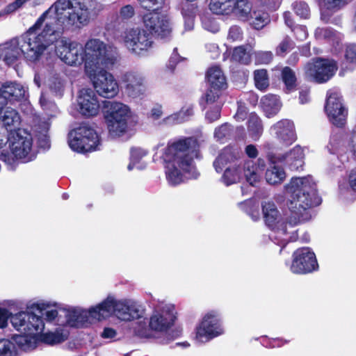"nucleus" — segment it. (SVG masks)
I'll return each instance as SVG.
<instances>
[{"instance_id":"obj_1","label":"nucleus","mask_w":356,"mask_h":356,"mask_svg":"<svg viewBox=\"0 0 356 356\" xmlns=\"http://www.w3.org/2000/svg\"><path fill=\"white\" fill-rule=\"evenodd\" d=\"M287 195L286 206L293 218L284 220L275 204L272 201L261 203L263 218L266 225L276 233L275 239L280 245L284 246L288 242L295 241L296 234L289 230L301 222L311 218L309 210L320 204L316 193V184L310 176L295 177L284 186Z\"/></svg>"},{"instance_id":"obj_2","label":"nucleus","mask_w":356,"mask_h":356,"mask_svg":"<svg viewBox=\"0 0 356 356\" xmlns=\"http://www.w3.org/2000/svg\"><path fill=\"white\" fill-rule=\"evenodd\" d=\"M200 154V143L193 137H181L168 143L162 155L164 161L168 164L166 178L172 186L183 181L181 171L197 179L200 173L194 165V159Z\"/></svg>"},{"instance_id":"obj_3","label":"nucleus","mask_w":356,"mask_h":356,"mask_svg":"<svg viewBox=\"0 0 356 356\" xmlns=\"http://www.w3.org/2000/svg\"><path fill=\"white\" fill-rule=\"evenodd\" d=\"M55 13L54 31L57 36L68 31H74L86 26L89 12L79 0H58L51 6Z\"/></svg>"},{"instance_id":"obj_4","label":"nucleus","mask_w":356,"mask_h":356,"mask_svg":"<svg viewBox=\"0 0 356 356\" xmlns=\"http://www.w3.org/2000/svg\"><path fill=\"white\" fill-rule=\"evenodd\" d=\"M48 305L45 303H34L31 306V312H19L10 316V323L14 328L24 337H33L42 333L44 329L42 318L43 311ZM58 311L51 309L44 314L45 320L51 322L58 316Z\"/></svg>"},{"instance_id":"obj_5","label":"nucleus","mask_w":356,"mask_h":356,"mask_svg":"<svg viewBox=\"0 0 356 356\" xmlns=\"http://www.w3.org/2000/svg\"><path fill=\"white\" fill-rule=\"evenodd\" d=\"M53 26L49 23L46 24L41 33L37 35H25L21 40V51L24 58L27 60L35 63L38 60L44 51L57 38Z\"/></svg>"},{"instance_id":"obj_6","label":"nucleus","mask_w":356,"mask_h":356,"mask_svg":"<svg viewBox=\"0 0 356 356\" xmlns=\"http://www.w3.org/2000/svg\"><path fill=\"white\" fill-rule=\"evenodd\" d=\"M103 113L111 136L120 137L127 131L131 118V110L128 106L121 102L104 101Z\"/></svg>"},{"instance_id":"obj_7","label":"nucleus","mask_w":356,"mask_h":356,"mask_svg":"<svg viewBox=\"0 0 356 356\" xmlns=\"http://www.w3.org/2000/svg\"><path fill=\"white\" fill-rule=\"evenodd\" d=\"M70 148L79 153L96 150L99 138L96 131L86 123H81L68 134Z\"/></svg>"},{"instance_id":"obj_8","label":"nucleus","mask_w":356,"mask_h":356,"mask_svg":"<svg viewBox=\"0 0 356 356\" xmlns=\"http://www.w3.org/2000/svg\"><path fill=\"white\" fill-rule=\"evenodd\" d=\"M83 53L86 72H91V69L95 67L109 68L115 63V58L107 54L106 44L99 39L88 40Z\"/></svg>"},{"instance_id":"obj_9","label":"nucleus","mask_w":356,"mask_h":356,"mask_svg":"<svg viewBox=\"0 0 356 356\" xmlns=\"http://www.w3.org/2000/svg\"><path fill=\"white\" fill-rule=\"evenodd\" d=\"M264 149L266 154L267 159L272 162L280 161L293 170H300L304 165V149L299 145H296L289 151L284 153L280 152V148L270 143L264 145Z\"/></svg>"},{"instance_id":"obj_10","label":"nucleus","mask_w":356,"mask_h":356,"mask_svg":"<svg viewBox=\"0 0 356 356\" xmlns=\"http://www.w3.org/2000/svg\"><path fill=\"white\" fill-rule=\"evenodd\" d=\"M105 67H95L91 72H86L92 82L93 87L99 95L111 99L118 93V84L112 74Z\"/></svg>"},{"instance_id":"obj_11","label":"nucleus","mask_w":356,"mask_h":356,"mask_svg":"<svg viewBox=\"0 0 356 356\" xmlns=\"http://www.w3.org/2000/svg\"><path fill=\"white\" fill-rule=\"evenodd\" d=\"M337 65L334 60L317 58L308 63L305 67V76L317 83L327 81L336 72Z\"/></svg>"},{"instance_id":"obj_12","label":"nucleus","mask_w":356,"mask_h":356,"mask_svg":"<svg viewBox=\"0 0 356 356\" xmlns=\"http://www.w3.org/2000/svg\"><path fill=\"white\" fill-rule=\"evenodd\" d=\"M55 53L56 56L68 65L81 64L84 60L83 47L77 42L62 38L56 40Z\"/></svg>"},{"instance_id":"obj_13","label":"nucleus","mask_w":356,"mask_h":356,"mask_svg":"<svg viewBox=\"0 0 356 356\" xmlns=\"http://www.w3.org/2000/svg\"><path fill=\"white\" fill-rule=\"evenodd\" d=\"M123 40L130 51L138 55L147 52L153 44L150 34L146 30L140 28L127 30Z\"/></svg>"},{"instance_id":"obj_14","label":"nucleus","mask_w":356,"mask_h":356,"mask_svg":"<svg viewBox=\"0 0 356 356\" xmlns=\"http://www.w3.org/2000/svg\"><path fill=\"white\" fill-rule=\"evenodd\" d=\"M315 254L309 248L296 250L293 254L290 270L295 274H306L318 268Z\"/></svg>"},{"instance_id":"obj_15","label":"nucleus","mask_w":356,"mask_h":356,"mask_svg":"<svg viewBox=\"0 0 356 356\" xmlns=\"http://www.w3.org/2000/svg\"><path fill=\"white\" fill-rule=\"evenodd\" d=\"M325 109L332 124L337 127H343L345 124L347 111L338 92L332 90L328 92Z\"/></svg>"},{"instance_id":"obj_16","label":"nucleus","mask_w":356,"mask_h":356,"mask_svg":"<svg viewBox=\"0 0 356 356\" xmlns=\"http://www.w3.org/2000/svg\"><path fill=\"white\" fill-rule=\"evenodd\" d=\"M220 319L216 312L207 314L196 330V338L199 341H209L222 334Z\"/></svg>"},{"instance_id":"obj_17","label":"nucleus","mask_w":356,"mask_h":356,"mask_svg":"<svg viewBox=\"0 0 356 356\" xmlns=\"http://www.w3.org/2000/svg\"><path fill=\"white\" fill-rule=\"evenodd\" d=\"M143 22L145 29L150 35L165 38L170 35L171 28L169 21L165 16L156 11L149 12L143 17Z\"/></svg>"},{"instance_id":"obj_18","label":"nucleus","mask_w":356,"mask_h":356,"mask_svg":"<svg viewBox=\"0 0 356 356\" xmlns=\"http://www.w3.org/2000/svg\"><path fill=\"white\" fill-rule=\"evenodd\" d=\"M25 136L22 135L19 129L13 135V140L11 142L10 149L14 151L15 156L20 159H25L26 162L31 161L34 158V155L31 153L33 145V139L31 134L24 133Z\"/></svg>"},{"instance_id":"obj_19","label":"nucleus","mask_w":356,"mask_h":356,"mask_svg":"<svg viewBox=\"0 0 356 356\" xmlns=\"http://www.w3.org/2000/svg\"><path fill=\"white\" fill-rule=\"evenodd\" d=\"M270 131L273 136L286 147L291 145L297 139L294 124L287 119L280 120L274 124L270 127Z\"/></svg>"},{"instance_id":"obj_20","label":"nucleus","mask_w":356,"mask_h":356,"mask_svg":"<svg viewBox=\"0 0 356 356\" xmlns=\"http://www.w3.org/2000/svg\"><path fill=\"white\" fill-rule=\"evenodd\" d=\"M243 153L237 145H228L223 147L213 163L217 172H221L227 164L235 163L241 161Z\"/></svg>"},{"instance_id":"obj_21","label":"nucleus","mask_w":356,"mask_h":356,"mask_svg":"<svg viewBox=\"0 0 356 356\" xmlns=\"http://www.w3.org/2000/svg\"><path fill=\"white\" fill-rule=\"evenodd\" d=\"M175 320L173 309L163 308L153 313L149 318V326L152 331L166 332L174 325Z\"/></svg>"},{"instance_id":"obj_22","label":"nucleus","mask_w":356,"mask_h":356,"mask_svg":"<svg viewBox=\"0 0 356 356\" xmlns=\"http://www.w3.org/2000/svg\"><path fill=\"white\" fill-rule=\"evenodd\" d=\"M79 112L84 116H95L99 111V104L95 92L90 88H83L78 97Z\"/></svg>"},{"instance_id":"obj_23","label":"nucleus","mask_w":356,"mask_h":356,"mask_svg":"<svg viewBox=\"0 0 356 356\" xmlns=\"http://www.w3.org/2000/svg\"><path fill=\"white\" fill-rule=\"evenodd\" d=\"M209 9L216 15H228L232 12L245 14V0H211Z\"/></svg>"},{"instance_id":"obj_24","label":"nucleus","mask_w":356,"mask_h":356,"mask_svg":"<svg viewBox=\"0 0 356 356\" xmlns=\"http://www.w3.org/2000/svg\"><path fill=\"white\" fill-rule=\"evenodd\" d=\"M115 316L124 321H131L143 316V310L140 305L130 300L118 301Z\"/></svg>"},{"instance_id":"obj_25","label":"nucleus","mask_w":356,"mask_h":356,"mask_svg":"<svg viewBox=\"0 0 356 356\" xmlns=\"http://www.w3.org/2000/svg\"><path fill=\"white\" fill-rule=\"evenodd\" d=\"M22 56L21 40H12L0 46V58H3L8 65H14Z\"/></svg>"},{"instance_id":"obj_26","label":"nucleus","mask_w":356,"mask_h":356,"mask_svg":"<svg viewBox=\"0 0 356 356\" xmlns=\"http://www.w3.org/2000/svg\"><path fill=\"white\" fill-rule=\"evenodd\" d=\"M122 82L124 84L127 93L130 97H138L144 90L143 79L135 72H129L124 74Z\"/></svg>"},{"instance_id":"obj_27","label":"nucleus","mask_w":356,"mask_h":356,"mask_svg":"<svg viewBox=\"0 0 356 356\" xmlns=\"http://www.w3.org/2000/svg\"><path fill=\"white\" fill-rule=\"evenodd\" d=\"M95 319V314L92 312V307L87 310L78 311L72 309L70 311L67 322L71 327H84L91 323Z\"/></svg>"},{"instance_id":"obj_28","label":"nucleus","mask_w":356,"mask_h":356,"mask_svg":"<svg viewBox=\"0 0 356 356\" xmlns=\"http://www.w3.org/2000/svg\"><path fill=\"white\" fill-rule=\"evenodd\" d=\"M117 304L118 301L113 298L108 297L95 307H92V312L95 314V319L99 321L115 315Z\"/></svg>"},{"instance_id":"obj_29","label":"nucleus","mask_w":356,"mask_h":356,"mask_svg":"<svg viewBox=\"0 0 356 356\" xmlns=\"http://www.w3.org/2000/svg\"><path fill=\"white\" fill-rule=\"evenodd\" d=\"M206 79L210 87L214 90H222L227 88L226 77L218 65H213L208 69Z\"/></svg>"},{"instance_id":"obj_30","label":"nucleus","mask_w":356,"mask_h":356,"mask_svg":"<svg viewBox=\"0 0 356 356\" xmlns=\"http://www.w3.org/2000/svg\"><path fill=\"white\" fill-rule=\"evenodd\" d=\"M268 167L266 171L265 179L268 184L270 185L281 184L286 179V174L284 169L278 165L280 161L272 162L268 159Z\"/></svg>"},{"instance_id":"obj_31","label":"nucleus","mask_w":356,"mask_h":356,"mask_svg":"<svg viewBox=\"0 0 356 356\" xmlns=\"http://www.w3.org/2000/svg\"><path fill=\"white\" fill-rule=\"evenodd\" d=\"M245 175V163L241 161L238 164L227 168L221 177L222 181L226 186L240 182Z\"/></svg>"},{"instance_id":"obj_32","label":"nucleus","mask_w":356,"mask_h":356,"mask_svg":"<svg viewBox=\"0 0 356 356\" xmlns=\"http://www.w3.org/2000/svg\"><path fill=\"white\" fill-rule=\"evenodd\" d=\"M0 92L7 102L20 101L25 95L24 87L19 83L12 82L3 84Z\"/></svg>"},{"instance_id":"obj_33","label":"nucleus","mask_w":356,"mask_h":356,"mask_svg":"<svg viewBox=\"0 0 356 356\" xmlns=\"http://www.w3.org/2000/svg\"><path fill=\"white\" fill-rule=\"evenodd\" d=\"M265 161L262 159H258L255 162L246 161V181L251 185L260 180L261 175L264 170Z\"/></svg>"},{"instance_id":"obj_34","label":"nucleus","mask_w":356,"mask_h":356,"mask_svg":"<svg viewBox=\"0 0 356 356\" xmlns=\"http://www.w3.org/2000/svg\"><path fill=\"white\" fill-rule=\"evenodd\" d=\"M246 22L255 29H261L269 22L268 15L263 10L253 8L246 14Z\"/></svg>"},{"instance_id":"obj_35","label":"nucleus","mask_w":356,"mask_h":356,"mask_svg":"<svg viewBox=\"0 0 356 356\" xmlns=\"http://www.w3.org/2000/svg\"><path fill=\"white\" fill-rule=\"evenodd\" d=\"M261 106L266 116L270 118L278 113L281 103L276 95H266L261 98Z\"/></svg>"},{"instance_id":"obj_36","label":"nucleus","mask_w":356,"mask_h":356,"mask_svg":"<svg viewBox=\"0 0 356 356\" xmlns=\"http://www.w3.org/2000/svg\"><path fill=\"white\" fill-rule=\"evenodd\" d=\"M248 131L250 137L254 140L259 139L263 131L261 120L255 113H250L248 121Z\"/></svg>"},{"instance_id":"obj_37","label":"nucleus","mask_w":356,"mask_h":356,"mask_svg":"<svg viewBox=\"0 0 356 356\" xmlns=\"http://www.w3.org/2000/svg\"><path fill=\"white\" fill-rule=\"evenodd\" d=\"M348 0H323L321 2V15L323 19L347 3Z\"/></svg>"},{"instance_id":"obj_38","label":"nucleus","mask_w":356,"mask_h":356,"mask_svg":"<svg viewBox=\"0 0 356 356\" xmlns=\"http://www.w3.org/2000/svg\"><path fill=\"white\" fill-rule=\"evenodd\" d=\"M234 128L227 122L217 127L214 130V137L217 141L225 143L233 138Z\"/></svg>"},{"instance_id":"obj_39","label":"nucleus","mask_w":356,"mask_h":356,"mask_svg":"<svg viewBox=\"0 0 356 356\" xmlns=\"http://www.w3.org/2000/svg\"><path fill=\"white\" fill-rule=\"evenodd\" d=\"M1 118L6 127L16 128L20 123V117L17 111L9 107L4 110Z\"/></svg>"},{"instance_id":"obj_40","label":"nucleus","mask_w":356,"mask_h":356,"mask_svg":"<svg viewBox=\"0 0 356 356\" xmlns=\"http://www.w3.org/2000/svg\"><path fill=\"white\" fill-rule=\"evenodd\" d=\"M282 79L287 90L290 91L296 87V77L295 73L289 67L282 69Z\"/></svg>"},{"instance_id":"obj_41","label":"nucleus","mask_w":356,"mask_h":356,"mask_svg":"<svg viewBox=\"0 0 356 356\" xmlns=\"http://www.w3.org/2000/svg\"><path fill=\"white\" fill-rule=\"evenodd\" d=\"M254 75L255 86L258 89L262 90L268 86L269 81L266 70H255Z\"/></svg>"},{"instance_id":"obj_42","label":"nucleus","mask_w":356,"mask_h":356,"mask_svg":"<svg viewBox=\"0 0 356 356\" xmlns=\"http://www.w3.org/2000/svg\"><path fill=\"white\" fill-rule=\"evenodd\" d=\"M349 188L356 192V168L350 172L348 181L343 179L339 182V188L341 192L343 193L348 190Z\"/></svg>"},{"instance_id":"obj_43","label":"nucleus","mask_w":356,"mask_h":356,"mask_svg":"<svg viewBox=\"0 0 356 356\" xmlns=\"http://www.w3.org/2000/svg\"><path fill=\"white\" fill-rule=\"evenodd\" d=\"M193 115V106L189 105L183 106L178 113L172 115V118L177 120V123H181L188 120Z\"/></svg>"},{"instance_id":"obj_44","label":"nucleus","mask_w":356,"mask_h":356,"mask_svg":"<svg viewBox=\"0 0 356 356\" xmlns=\"http://www.w3.org/2000/svg\"><path fill=\"white\" fill-rule=\"evenodd\" d=\"M65 339L63 334L60 332H47L41 335V341L49 345L60 343Z\"/></svg>"},{"instance_id":"obj_45","label":"nucleus","mask_w":356,"mask_h":356,"mask_svg":"<svg viewBox=\"0 0 356 356\" xmlns=\"http://www.w3.org/2000/svg\"><path fill=\"white\" fill-rule=\"evenodd\" d=\"M53 7H50L48 10L44 11L36 20L35 24L31 26L29 30L26 32L27 35H37L36 31L40 29L42 26L44 20L47 17V15L52 12Z\"/></svg>"},{"instance_id":"obj_46","label":"nucleus","mask_w":356,"mask_h":356,"mask_svg":"<svg viewBox=\"0 0 356 356\" xmlns=\"http://www.w3.org/2000/svg\"><path fill=\"white\" fill-rule=\"evenodd\" d=\"M140 7L148 11H156L162 8L165 0H138Z\"/></svg>"},{"instance_id":"obj_47","label":"nucleus","mask_w":356,"mask_h":356,"mask_svg":"<svg viewBox=\"0 0 356 356\" xmlns=\"http://www.w3.org/2000/svg\"><path fill=\"white\" fill-rule=\"evenodd\" d=\"M134 333L140 338H149L151 337V329L147 327L146 322H138L134 327Z\"/></svg>"},{"instance_id":"obj_48","label":"nucleus","mask_w":356,"mask_h":356,"mask_svg":"<svg viewBox=\"0 0 356 356\" xmlns=\"http://www.w3.org/2000/svg\"><path fill=\"white\" fill-rule=\"evenodd\" d=\"M246 207H248V215L250 218L254 221L259 220L260 218L259 202L254 200H250L246 202Z\"/></svg>"},{"instance_id":"obj_49","label":"nucleus","mask_w":356,"mask_h":356,"mask_svg":"<svg viewBox=\"0 0 356 356\" xmlns=\"http://www.w3.org/2000/svg\"><path fill=\"white\" fill-rule=\"evenodd\" d=\"M122 22H124L118 13H113L109 16L106 23V29L107 31H114L118 29Z\"/></svg>"},{"instance_id":"obj_50","label":"nucleus","mask_w":356,"mask_h":356,"mask_svg":"<svg viewBox=\"0 0 356 356\" xmlns=\"http://www.w3.org/2000/svg\"><path fill=\"white\" fill-rule=\"evenodd\" d=\"M245 58V46L241 45L233 49L230 60L236 63H243Z\"/></svg>"},{"instance_id":"obj_51","label":"nucleus","mask_w":356,"mask_h":356,"mask_svg":"<svg viewBox=\"0 0 356 356\" xmlns=\"http://www.w3.org/2000/svg\"><path fill=\"white\" fill-rule=\"evenodd\" d=\"M250 56L254 58L257 64H268L273 58V54L269 51L257 52L250 54Z\"/></svg>"},{"instance_id":"obj_52","label":"nucleus","mask_w":356,"mask_h":356,"mask_svg":"<svg viewBox=\"0 0 356 356\" xmlns=\"http://www.w3.org/2000/svg\"><path fill=\"white\" fill-rule=\"evenodd\" d=\"M14 344L8 339H0V356H13Z\"/></svg>"},{"instance_id":"obj_53","label":"nucleus","mask_w":356,"mask_h":356,"mask_svg":"<svg viewBox=\"0 0 356 356\" xmlns=\"http://www.w3.org/2000/svg\"><path fill=\"white\" fill-rule=\"evenodd\" d=\"M147 154V151L140 147H132L130 150V160L134 164L138 163Z\"/></svg>"},{"instance_id":"obj_54","label":"nucleus","mask_w":356,"mask_h":356,"mask_svg":"<svg viewBox=\"0 0 356 356\" xmlns=\"http://www.w3.org/2000/svg\"><path fill=\"white\" fill-rule=\"evenodd\" d=\"M315 36L318 40H332L337 37L336 33L330 28H318L315 31Z\"/></svg>"},{"instance_id":"obj_55","label":"nucleus","mask_w":356,"mask_h":356,"mask_svg":"<svg viewBox=\"0 0 356 356\" xmlns=\"http://www.w3.org/2000/svg\"><path fill=\"white\" fill-rule=\"evenodd\" d=\"M135 15L134 8L130 5H126L122 6L119 11L118 15L123 22L127 21Z\"/></svg>"},{"instance_id":"obj_56","label":"nucleus","mask_w":356,"mask_h":356,"mask_svg":"<svg viewBox=\"0 0 356 356\" xmlns=\"http://www.w3.org/2000/svg\"><path fill=\"white\" fill-rule=\"evenodd\" d=\"M293 9L297 15L302 18L308 17L309 10L307 3L304 2H296L293 5Z\"/></svg>"},{"instance_id":"obj_57","label":"nucleus","mask_w":356,"mask_h":356,"mask_svg":"<svg viewBox=\"0 0 356 356\" xmlns=\"http://www.w3.org/2000/svg\"><path fill=\"white\" fill-rule=\"evenodd\" d=\"M17 159L19 157L15 156V154L13 150L9 152L8 150L3 149L0 154V160L10 165H14Z\"/></svg>"},{"instance_id":"obj_58","label":"nucleus","mask_w":356,"mask_h":356,"mask_svg":"<svg viewBox=\"0 0 356 356\" xmlns=\"http://www.w3.org/2000/svg\"><path fill=\"white\" fill-rule=\"evenodd\" d=\"M221 107L216 106L206 113V119L209 122H213L220 118Z\"/></svg>"},{"instance_id":"obj_59","label":"nucleus","mask_w":356,"mask_h":356,"mask_svg":"<svg viewBox=\"0 0 356 356\" xmlns=\"http://www.w3.org/2000/svg\"><path fill=\"white\" fill-rule=\"evenodd\" d=\"M182 60L183 58L178 54L177 48H175L171 56L168 60V67L170 68L172 72H173L177 64Z\"/></svg>"},{"instance_id":"obj_60","label":"nucleus","mask_w":356,"mask_h":356,"mask_svg":"<svg viewBox=\"0 0 356 356\" xmlns=\"http://www.w3.org/2000/svg\"><path fill=\"white\" fill-rule=\"evenodd\" d=\"M347 61L351 63H356V44H352L347 46L345 53Z\"/></svg>"},{"instance_id":"obj_61","label":"nucleus","mask_w":356,"mask_h":356,"mask_svg":"<svg viewBox=\"0 0 356 356\" xmlns=\"http://www.w3.org/2000/svg\"><path fill=\"white\" fill-rule=\"evenodd\" d=\"M293 46V42L289 39L285 38L278 46L277 53L279 55H284L288 52Z\"/></svg>"},{"instance_id":"obj_62","label":"nucleus","mask_w":356,"mask_h":356,"mask_svg":"<svg viewBox=\"0 0 356 356\" xmlns=\"http://www.w3.org/2000/svg\"><path fill=\"white\" fill-rule=\"evenodd\" d=\"M295 35L297 39L302 41L305 40L308 35L307 31L305 26H296L293 29Z\"/></svg>"},{"instance_id":"obj_63","label":"nucleus","mask_w":356,"mask_h":356,"mask_svg":"<svg viewBox=\"0 0 356 356\" xmlns=\"http://www.w3.org/2000/svg\"><path fill=\"white\" fill-rule=\"evenodd\" d=\"M221 90H214L210 87L209 91L206 94V102L207 103H214L218 100L220 97Z\"/></svg>"},{"instance_id":"obj_64","label":"nucleus","mask_w":356,"mask_h":356,"mask_svg":"<svg viewBox=\"0 0 356 356\" xmlns=\"http://www.w3.org/2000/svg\"><path fill=\"white\" fill-rule=\"evenodd\" d=\"M228 36L229 38L233 40H238L242 36V32L241 31V29L236 26H232L229 29Z\"/></svg>"}]
</instances>
